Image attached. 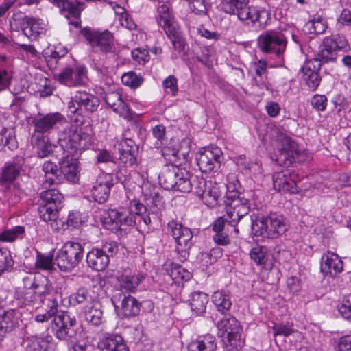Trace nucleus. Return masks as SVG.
Segmentation results:
<instances>
[{"mask_svg":"<svg viewBox=\"0 0 351 351\" xmlns=\"http://www.w3.org/2000/svg\"><path fill=\"white\" fill-rule=\"evenodd\" d=\"M160 184L167 190H174L182 193L195 191V178L189 171L178 166H166L159 175Z\"/></svg>","mask_w":351,"mask_h":351,"instance_id":"1","label":"nucleus"},{"mask_svg":"<svg viewBox=\"0 0 351 351\" xmlns=\"http://www.w3.org/2000/svg\"><path fill=\"white\" fill-rule=\"evenodd\" d=\"M25 301L32 306L40 305L53 291V286L45 276L29 274L23 278Z\"/></svg>","mask_w":351,"mask_h":351,"instance_id":"2","label":"nucleus"},{"mask_svg":"<svg viewBox=\"0 0 351 351\" xmlns=\"http://www.w3.org/2000/svg\"><path fill=\"white\" fill-rule=\"evenodd\" d=\"M92 143V136L76 125L66 128L60 138V144L64 153L71 155L81 154L82 151L90 148Z\"/></svg>","mask_w":351,"mask_h":351,"instance_id":"3","label":"nucleus"},{"mask_svg":"<svg viewBox=\"0 0 351 351\" xmlns=\"http://www.w3.org/2000/svg\"><path fill=\"white\" fill-rule=\"evenodd\" d=\"M156 21L171 40L174 49L178 51L184 49V40L167 5L162 3L158 6Z\"/></svg>","mask_w":351,"mask_h":351,"instance_id":"4","label":"nucleus"},{"mask_svg":"<svg viewBox=\"0 0 351 351\" xmlns=\"http://www.w3.org/2000/svg\"><path fill=\"white\" fill-rule=\"evenodd\" d=\"M132 219L139 218L140 219H151L156 218L147 206L134 199L130 202L128 208L117 209H108L104 212L101 219Z\"/></svg>","mask_w":351,"mask_h":351,"instance_id":"5","label":"nucleus"},{"mask_svg":"<svg viewBox=\"0 0 351 351\" xmlns=\"http://www.w3.org/2000/svg\"><path fill=\"white\" fill-rule=\"evenodd\" d=\"M55 337L61 341L75 342L77 340L75 317L68 312H61L55 316L51 326Z\"/></svg>","mask_w":351,"mask_h":351,"instance_id":"6","label":"nucleus"},{"mask_svg":"<svg viewBox=\"0 0 351 351\" xmlns=\"http://www.w3.org/2000/svg\"><path fill=\"white\" fill-rule=\"evenodd\" d=\"M83 255L84 248L80 243L68 241L57 252L56 261L62 271H67L75 267Z\"/></svg>","mask_w":351,"mask_h":351,"instance_id":"7","label":"nucleus"},{"mask_svg":"<svg viewBox=\"0 0 351 351\" xmlns=\"http://www.w3.org/2000/svg\"><path fill=\"white\" fill-rule=\"evenodd\" d=\"M350 49L348 42L343 36L335 35L325 37L319 46L317 58L321 64L335 62L337 59V51H348Z\"/></svg>","mask_w":351,"mask_h":351,"instance_id":"8","label":"nucleus"},{"mask_svg":"<svg viewBox=\"0 0 351 351\" xmlns=\"http://www.w3.org/2000/svg\"><path fill=\"white\" fill-rule=\"evenodd\" d=\"M81 34L93 47H99L103 53H114L116 51L113 34L108 30L99 32L85 27L81 30Z\"/></svg>","mask_w":351,"mask_h":351,"instance_id":"9","label":"nucleus"},{"mask_svg":"<svg viewBox=\"0 0 351 351\" xmlns=\"http://www.w3.org/2000/svg\"><path fill=\"white\" fill-rule=\"evenodd\" d=\"M100 104L99 99L93 94L84 90L76 91L67 105L71 114H82L83 112L93 113L97 111Z\"/></svg>","mask_w":351,"mask_h":351,"instance_id":"10","label":"nucleus"},{"mask_svg":"<svg viewBox=\"0 0 351 351\" xmlns=\"http://www.w3.org/2000/svg\"><path fill=\"white\" fill-rule=\"evenodd\" d=\"M221 149L213 145L202 148L196 155L199 169L204 173L217 172L221 167Z\"/></svg>","mask_w":351,"mask_h":351,"instance_id":"11","label":"nucleus"},{"mask_svg":"<svg viewBox=\"0 0 351 351\" xmlns=\"http://www.w3.org/2000/svg\"><path fill=\"white\" fill-rule=\"evenodd\" d=\"M218 336L223 337L226 335L230 346L236 350L241 349L244 344L241 337V328L235 317H224L217 323Z\"/></svg>","mask_w":351,"mask_h":351,"instance_id":"12","label":"nucleus"},{"mask_svg":"<svg viewBox=\"0 0 351 351\" xmlns=\"http://www.w3.org/2000/svg\"><path fill=\"white\" fill-rule=\"evenodd\" d=\"M117 315L121 318L135 317L139 314L140 303L130 293L117 291L111 298Z\"/></svg>","mask_w":351,"mask_h":351,"instance_id":"13","label":"nucleus"},{"mask_svg":"<svg viewBox=\"0 0 351 351\" xmlns=\"http://www.w3.org/2000/svg\"><path fill=\"white\" fill-rule=\"evenodd\" d=\"M258 47L264 53L280 56L287 46V38L278 32L269 31L258 36Z\"/></svg>","mask_w":351,"mask_h":351,"instance_id":"14","label":"nucleus"},{"mask_svg":"<svg viewBox=\"0 0 351 351\" xmlns=\"http://www.w3.org/2000/svg\"><path fill=\"white\" fill-rule=\"evenodd\" d=\"M195 193L199 196L203 202L210 207L217 204L222 195L220 186L204 178H195Z\"/></svg>","mask_w":351,"mask_h":351,"instance_id":"15","label":"nucleus"},{"mask_svg":"<svg viewBox=\"0 0 351 351\" xmlns=\"http://www.w3.org/2000/svg\"><path fill=\"white\" fill-rule=\"evenodd\" d=\"M277 141L281 143L278 154L276 158V162L280 165H289L295 158L300 154V150L297 143L292 141L286 134L278 132Z\"/></svg>","mask_w":351,"mask_h":351,"instance_id":"16","label":"nucleus"},{"mask_svg":"<svg viewBox=\"0 0 351 351\" xmlns=\"http://www.w3.org/2000/svg\"><path fill=\"white\" fill-rule=\"evenodd\" d=\"M238 19L252 25H258V27L264 29L270 19V13L265 8L258 6H249L245 3L241 11L239 13Z\"/></svg>","mask_w":351,"mask_h":351,"instance_id":"17","label":"nucleus"},{"mask_svg":"<svg viewBox=\"0 0 351 351\" xmlns=\"http://www.w3.org/2000/svg\"><path fill=\"white\" fill-rule=\"evenodd\" d=\"M64 119V116L58 112L48 113L34 118L32 121L34 126L33 137L38 136V138H39V136L50 134L56 125L61 123Z\"/></svg>","mask_w":351,"mask_h":351,"instance_id":"18","label":"nucleus"},{"mask_svg":"<svg viewBox=\"0 0 351 351\" xmlns=\"http://www.w3.org/2000/svg\"><path fill=\"white\" fill-rule=\"evenodd\" d=\"M168 227L171 229L173 237L176 242L177 252L185 256L191 245V240L193 235L191 230L178 223V221H170Z\"/></svg>","mask_w":351,"mask_h":351,"instance_id":"19","label":"nucleus"},{"mask_svg":"<svg viewBox=\"0 0 351 351\" xmlns=\"http://www.w3.org/2000/svg\"><path fill=\"white\" fill-rule=\"evenodd\" d=\"M86 74V69L84 66H77L75 69L66 67L56 74L55 78L60 83L72 87L84 84L87 80Z\"/></svg>","mask_w":351,"mask_h":351,"instance_id":"20","label":"nucleus"},{"mask_svg":"<svg viewBox=\"0 0 351 351\" xmlns=\"http://www.w3.org/2000/svg\"><path fill=\"white\" fill-rule=\"evenodd\" d=\"M322 64L317 58L306 61L300 69L302 77L309 88L315 90L319 86L321 77L319 70Z\"/></svg>","mask_w":351,"mask_h":351,"instance_id":"21","label":"nucleus"},{"mask_svg":"<svg viewBox=\"0 0 351 351\" xmlns=\"http://www.w3.org/2000/svg\"><path fill=\"white\" fill-rule=\"evenodd\" d=\"M77 156L66 153L59 162L60 172L71 183H77L80 178V167Z\"/></svg>","mask_w":351,"mask_h":351,"instance_id":"22","label":"nucleus"},{"mask_svg":"<svg viewBox=\"0 0 351 351\" xmlns=\"http://www.w3.org/2000/svg\"><path fill=\"white\" fill-rule=\"evenodd\" d=\"M295 179L296 175L289 169L276 172L273 175L274 188L278 191L295 193L297 192Z\"/></svg>","mask_w":351,"mask_h":351,"instance_id":"23","label":"nucleus"},{"mask_svg":"<svg viewBox=\"0 0 351 351\" xmlns=\"http://www.w3.org/2000/svg\"><path fill=\"white\" fill-rule=\"evenodd\" d=\"M112 175L100 173L96 180V183L91 190L93 197L99 203L105 202L109 196L111 186L113 185Z\"/></svg>","mask_w":351,"mask_h":351,"instance_id":"24","label":"nucleus"},{"mask_svg":"<svg viewBox=\"0 0 351 351\" xmlns=\"http://www.w3.org/2000/svg\"><path fill=\"white\" fill-rule=\"evenodd\" d=\"M223 210L226 213V217L232 219H241L250 211L247 201L240 197L225 200Z\"/></svg>","mask_w":351,"mask_h":351,"instance_id":"25","label":"nucleus"},{"mask_svg":"<svg viewBox=\"0 0 351 351\" xmlns=\"http://www.w3.org/2000/svg\"><path fill=\"white\" fill-rule=\"evenodd\" d=\"M143 200L149 208L152 214L158 217L160 206L162 205V197L160 194V189L149 184H145L143 188Z\"/></svg>","mask_w":351,"mask_h":351,"instance_id":"26","label":"nucleus"},{"mask_svg":"<svg viewBox=\"0 0 351 351\" xmlns=\"http://www.w3.org/2000/svg\"><path fill=\"white\" fill-rule=\"evenodd\" d=\"M104 99L106 104L116 112L125 119L132 117L131 110L123 101L119 92H108L106 93Z\"/></svg>","mask_w":351,"mask_h":351,"instance_id":"27","label":"nucleus"},{"mask_svg":"<svg viewBox=\"0 0 351 351\" xmlns=\"http://www.w3.org/2000/svg\"><path fill=\"white\" fill-rule=\"evenodd\" d=\"M320 267L322 272L332 276L341 273L343 271V265L338 255L328 252L322 256Z\"/></svg>","mask_w":351,"mask_h":351,"instance_id":"28","label":"nucleus"},{"mask_svg":"<svg viewBox=\"0 0 351 351\" xmlns=\"http://www.w3.org/2000/svg\"><path fill=\"white\" fill-rule=\"evenodd\" d=\"M98 348L101 351H129L123 338L118 335H106L99 341Z\"/></svg>","mask_w":351,"mask_h":351,"instance_id":"29","label":"nucleus"},{"mask_svg":"<svg viewBox=\"0 0 351 351\" xmlns=\"http://www.w3.org/2000/svg\"><path fill=\"white\" fill-rule=\"evenodd\" d=\"M53 337L49 334L32 336L27 339V351H51Z\"/></svg>","mask_w":351,"mask_h":351,"instance_id":"30","label":"nucleus"},{"mask_svg":"<svg viewBox=\"0 0 351 351\" xmlns=\"http://www.w3.org/2000/svg\"><path fill=\"white\" fill-rule=\"evenodd\" d=\"M19 326V317L14 310L4 311L0 314V336L12 332Z\"/></svg>","mask_w":351,"mask_h":351,"instance_id":"31","label":"nucleus"},{"mask_svg":"<svg viewBox=\"0 0 351 351\" xmlns=\"http://www.w3.org/2000/svg\"><path fill=\"white\" fill-rule=\"evenodd\" d=\"M88 265L96 271H103L108 265L109 259L99 249H93L86 256Z\"/></svg>","mask_w":351,"mask_h":351,"instance_id":"32","label":"nucleus"},{"mask_svg":"<svg viewBox=\"0 0 351 351\" xmlns=\"http://www.w3.org/2000/svg\"><path fill=\"white\" fill-rule=\"evenodd\" d=\"M45 29V25L34 18L25 17L22 23V31L29 38H36Z\"/></svg>","mask_w":351,"mask_h":351,"instance_id":"33","label":"nucleus"},{"mask_svg":"<svg viewBox=\"0 0 351 351\" xmlns=\"http://www.w3.org/2000/svg\"><path fill=\"white\" fill-rule=\"evenodd\" d=\"M226 221H215L212 224V229L214 232L213 239L219 245L226 246L230 243Z\"/></svg>","mask_w":351,"mask_h":351,"instance_id":"34","label":"nucleus"},{"mask_svg":"<svg viewBox=\"0 0 351 351\" xmlns=\"http://www.w3.org/2000/svg\"><path fill=\"white\" fill-rule=\"evenodd\" d=\"M144 276L141 274L127 275L123 274L118 279L119 289L117 291L130 293L134 292L139 284L142 282Z\"/></svg>","mask_w":351,"mask_h":351,"instance_id":"35","label":"nucleus"},{"mask_svg":"<svg viewBox=\"0 0 351 351\" xmlns=\"http://www.w3.org/2000/svg\"><path fill=\"white\" fill-rule=\"evenodd\" d=\"M212 300L219 312L224 315L229 313L232 306L229 291L225 290L215 291L212 295Z\"/></svg>","mask_w":351,"mask_h":351,"instance_id":"36","label":"nucleus"},{"mask_svg":"<svg viewBox=\"0 0 351 351\" xmlns=\"http://www.w3.org/2000/svg\"><path fill=\"white\" fill-rule=\"evenodd\" d=\"M43 171L45 173V180L42 184L43 189H47L61 182V178L58 175V167L55 163L51 161L45 162L43 165Z\"/></svg>","mask_w":351,"mask_h":351,"instance_id":"37","label":"nucleus"},{"mask_svg":"<svg viewBox=\"0 0 351 351\" xmlns=\"http://www.w3.org/2000/svg\"><path fill=\"white\" fill-rule=\"evenodd\" d=\"M208 302V296L207 294L201 291H195L191 295L189 305L192 311L197 315H202L206 311Z\"/></svg>","mask_w":351,"mask_h":351,"instance_id":"38","label":"nucleus"},{"mask_svg":"<svg viewBox=\"0 0 351 351\" xmlns=\"http://www.w3.org/2000/svg\"><path fill=\"white\" fill-rule=\"evenodd\" d=\"M84 315L88 322L95 326L99 325L103 318L101 304L99 301H93L90 306L86 307Z\"/></svg>","mask_w":351,"mask_h":351,"instance_id":"39","label":"nucleus"},{"mask_svg":"<svg viewBox=\"0 0 351 351\" xmlns=\"http://www.w3.org/2000/svg\"><path fill=\"white\" fill-rule=\"evenodd\" d=\"M21 167L19 164L12 162L5 164L0 176V184H9L19 176Z\"/></svg>","mask_w":351,"mask_h":351,"instance_id":"40","label":"nucleus"},{"mask_svg":"<svg viewBox=\"0 0 351 351\" xmlns=\"http://www.w3.org/2000/svg\"><path fill=\"white\" fill-rule=\"evenodd\" d=\"M215 337L208 335L202 340L194 341L188 346L189 351H215L216 343Z\"/></svg>","mask_w":351,"mask_h":351,"instance_id":"41","label":"nucleus"},{"mask_svg":"<svg viewBox=\"0 0 351 351\" xmlns=\"http://www.w3.org/2000/svg\"><path fill=\"white\" fill-rule=\"evenodd\" d=\"M327 27L328 24L326 20L318 16L305 24L304 31L310 34H320L324 33Z\"/></svg>","mask_w":351,"mask_h":351,"instance_id":"42","label":"nucleus"},{"mask_svg":"<svg viewBox=\"0 0 351 351\" xmlns=\"http://www.w3.org/2000/svg\"><path fill=\"white\" fill-rule=\"evenodd\" d=\"M226 189V200H230L239 197L241 184L237 176L233 173H230L227 176Z\"/></svg>","mask_w":351,"mask_h":351,"instance_id":"43","label":"nucleus"},{"mask_svg":"<svg viewBox=\"0 0 351 351\" xmlns=\"http://www.w3.org/2000/svg\"><path fill=\"white\" fill-rule=\"evenodd\" d=\"M41 192L40 197L43 203L56 205L58 208L60 207L63 199V196L60 192L54 188L47 189Z\"/></svg>","mask_w":351,"mask_h":351,"instance_id":"44","label":"nucleus"},{"mask_svg":"<svg viewBox=\"0 0 351 351\" xmlns=\"http://www.w3.org/2000/svg\"><path fill=\"white\" fill-rule=\"evenodd\" d=\"M166 270L171 278L176 282H179L181 280H188L190 278V273L178 264L171 263L169 265H166Z\"/></svg>","mask_w":351,"mask_h":351,"instance_id":"45","label":"nucleus"},{"mask_svg":"<svg viewBox=\"0 0 351 351\" xmlns=\"http://www.w3.org/2000/svg\"><path fill=\"white\" fill-rule=\"evenodd\" d=\"M245 3H248V0H222L221 7L226 13L236 14L239 17V13L245 6Z\"/></svg>","mask_w":351,"mask_h":351,"instance_id":"46","label":"nucleus"},{"mask_svg":"<svg viewBox=\"0 0 351 351\" xmlns=\"http://www.w3.org/2000/svg\"><path fill=\"white\" fill-rule=\"evenodd\" d=\"M3 147H8L10 150H15L18 148V141L16 137V132L13 128H3L1 130Z\"/></svg>","mask_w":351,"mask_h":351,"instance_id":"47","label":"nucleus"},{"mask_svg":"<svg viewBox=\"0 0 351 351\" xmlns=\"http://www.w3.org/2000/svg\"><path fill=\"white\" fill-rule=\"evenodd\" d=\"M25 228L23 226H15L0 233V241L3 242H13L17 239H22L24 236Z\"/></svg>","mask_w":351,"mask_h":351,"instance_id":"48","label":"nucleus"},{"mask_svg":"<svg viewBox=\"0 0 351 351\" xmlns=\"http://www.w3.org/2000/svg\"><path fill=\"white\" fill-rule=\"evenodd\" d=\"M32 138L36 140L38 157L44 158L47 156L51 152V145L49 141L46 140L44 136H39V138H38V136H32Z\"/></svg>","mask_w":351,"mask_h":351,"instance_id":"49","label":"nucleus"},{"mask_svg":"<svg viewBox=\"0 0 351 351\" xmlns=\"http://www.w3.org/2000/svg\"><path fill=\"white\" fill-rule=\"evenodd\" d=\"M58 210V208L56 205L47 203L40 204L38 208V213L41 219H52V218H55Z\"/></svg>","mask_w":351,"mask_h":351,"instance_id":"50","label":"nucleus"},{"mask_svg":"<svg viewBox=\"0 0 351 351\" xmlns=\"http://www.w3.org/2000/svg\"><path fill=\"white\" fill-rule=\"evenodd\" d=\"M267 248L264 246L254 247L250 252L252 260L258 265H265L267 261Z\"/></svg>","mask_w":351,"mask_h":351,"instance_id":"51","label":"nucleus"},{"mask_svg":"<svg viewBox=\"0 0 351 351\" xmlns=\"http://www.w3.org/2000/svg\"><path fill=\"white\" fill-rule=\"evenodd\" d=\"M10 252L6 247H0V275L13 265Z\"/></svg>","mask_w":351,"mask_h":351,"instance_id":"52","label":"nucleus"},{"mask_svg":"<svg viewBox=\"0 0 351 351\" xmlns=\"http://www.w3.org/2000/svg\"><path fill=\"white\" fill-rule=\"evenodd\" d=\"M121 82L123 84L132 88H136L141 85L143 78L140 75H136L134 72L130 71L122 75Z\"/></svg>","mask_w":351,"mask_h":351,"instance_id":"53","label":"nucleus"},{"mask_svg":"<svg viewBox=\"0 0 351 351\" xmlns=\"http://www.w3.org/2000/svg\"><path fill=\"white\" fill-rule=\"evenodd\" d=\"M252 231L256 236H267L269 235V221H252Z\"/></svg>","mask_w":351,"mask_h":351,"instance_id":"54","label":"nucleus"},{"mask_svg":"<svg viewBox=\"0 0 351 351\" xmlns=\"http://www.w3.org/2000/svg\"><path fill=\"white\" fill-rule=\"evenodd\" d=\"M338 311L345 319L351 322V294L343 298Z\"/></svg>","mask_w":351,"mask_h":351,"instance_id":"55","label":"nucleus"},{"mask_svg":"<svg viewBox=\"0 0 351 351\" xmlns=\"http://www.w3.org/2000/svg\"><path fill=\"white\" fill-rule=\"evenodd\" d=\"M269 232L271 237L276 234H283L287 230L288 225L285 221H269Z\"/></svg>","mask_w":351,"mask_h":351,"instance_id":"56","label":"nucleus"},{"mask_svg":"<svg viewBox=\"0 0 351 351\" xmlns=\"http://www.w3.org/2000/svg\"><path fill=\"white\" fill-rule=\"evenodd\" d=\"M269 232L271 237L276 234H283L287 230L288 225L285 221H269Z\"/></svg>","mask_w":351,"mask_h":351,"instance_id":"57","label":"nucleus"},{"mask_svg":"<svg viewBox=\"0 0 351 351\" xmlns=\"http://www.w3.org/2000/svg\"><path fill=\"white\" fill-rule=\"evenodd\" d=\"M35 266L37 269L50 270L53 267V259L50 256H44L38 253L36 257Z\"/></svg>","mask_w":351,"mask_h":351,"instance_id":"58","label":"nucleus"},{"mask_svg":"<svg viewBox=\"0 0 351 351\" xmlns=\"http://www.w3.org/2000/svg\"><path fill=\"white\" fill-rule=\"evenodd\" d=\"M189 8L193 12L196 14H206L207 12V5L205 0H187Z\"/></svg>","mask_w":351,"mask_h":351,"instance_id":"59","label":"nucleus"},{"mask_svg":"<svg viewBox=\"0 0 351 351\" xmlns=\"http://www.w3.org/2000/svg\"><path fill=\"white\" fill-rule=\"evenodd\" d=\"M89 297L88 290L84 287H81L70 296V300L74 304H80L87 301Z\"/></svg>","mask_w":351,"mask_h":351,"instance_id":"60","label":"nucleus"},{"mask_svg":"<svg viewBox=\"0 0 351 351\" xmlns=\"http://www.w3.org/2000/svg\"><path fill=\"white\" fill-rule=\"evenodd\" d=\"M118 152H138V147L134 141L131 138L122 139L117 146Z\"/></svg>","mask_w":351,"mask_h":351,"instance_id":"61","label":"nucleus"},{"mask_svg":"<svg viewBox=\"0 0 351 351\" xmlns=\"http://www.w3.org/2000/svg\"><path fill=\"white\" fill-rule=\"evenodd\" d=\"M162 87L166 90L169 89V93L176 96L178 91L177 78L174 75H169L162 81Z\"/></svg>","mask_w":351,"mask_h":351,"instance_id":"62","label":"nucleus"},{"mask_svg":"<svg viewBox=\"0 0 351 351\" xmlns=\"http://www.w3.org/2000/svg\"><path fill=\"white\" fill-rule=\"evenodd\" d=\"M272 330L274 336L282 335L284 337H288L294 332L292 325L289 324H275L272 327Z\"/></svg>","mask_w":351,"mask_h":351,"instance_id":"63","label":"nucleus"},{"mask_svg":"<svg viewBox=\"0 0 351 351\" xmlns=\"http://www.w3.org/2000/svg\"><path fill=\"white\" fill-rule=\"evenodd\" d=\"M222 254L223 250L221 248L215 247L208 252L203 253L202 256L204 259H206L205 261L206 264L212 265L215 263L219 258L221 257Z\"/></svg>","mask_w":351,"mask_h":351,"instance_id":"64","label":"nucleus"}]
</instances>
